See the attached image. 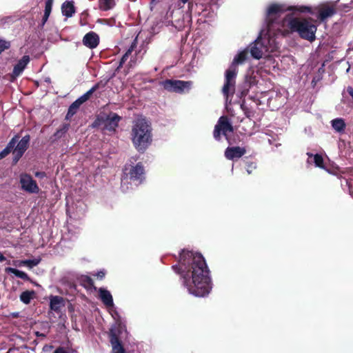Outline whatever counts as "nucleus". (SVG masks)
<instances>
[{
  "instance_id": "obj_1",
  "label": "nucleus",
  "mask_w": 353,
  "mask_h": 353,
  "mask_svg": "<svg viewBox=\"0 0 353 353\" xmlns=\"http://www.w3.org/2000/svg\"><path fill=\"white\" fill-rule=\"evenodd\" d=\"M181 275V281L188 292L195 296L203 297L211 289V279L203 256L197 252L183 250L179 263L172 266Z\"/></svg>"
},
{
  "instance_id": "obj_2",
  "label": "nucleus",
  "mask_w": 353,
  "mask_h": 353,
  "mask_svg": "<svg viewBox=\"0 0 353 353\" xmlns=\"http://www.w3.org/2000/svg\"><path fill=\"white\" fill-rule=\"evenodd\" d=\"M285 9L283 6L276 4L268 6L265 17L267 27L261 31L259 36L250 46L251 56L256 59H265L268 67L274 64V57L279 54V33L274 20L280 17L281 12Z\"/></svg>"
},
{
  "instance_id": "obj_3",
  "label": "nucleus",
  "mask_w": 353,
  "mask_h": 353,
  "mask_svg": "<svg viewBox=\"0 0 353 353\" xmlns=\"http://www.w3.org/2000/svg\"><path fill=\"white\" fill-rule=\"evenodd\" d=\"M276 4L285 8L281 12L280 17L274 20V24L279 34L285 35L296 32L304 39L310 41L315 40L316 26L306 19L299 18L296 16L299 13L314 14L312 7L304 5L286 6L283 4Z\"/></svg>"
},
{
  "instance_id": "obj_4",
  "label": "nucleus",
  "mask_w": 353,
  "mask_h": 353,
  "mask_svg": "<svg viewBox=\"0 0 353 353\" xmlns=\"http://www.w3.org/2000/svg\"><path fill=\"white\" fill-rule=\"evenodd\" d=\"M152 128L150 123L144 117L137 119L132 124L131 140L135 149L144 152L152 142Z\"/></svg>"
},
{
  "instance_id": "obj_5",
  "label": "nucleus",
  "mask_w": 353,
  "mask_h": 353,
  "mask_svg": "<svg viewBox=\"0 0 353 353\" xmlns=\"http://www.w3.org/2000/svg\"><path fill=\"white\" fill-rule=\"evenodd\" d=\"M144 179V170L141 163L135 165H126L123 170V177L121 179V188L123 191L129 190L128 183L137 186Z\"/></svg>"
},
{
  "instance_id": "obj_6",
  "label": "nucleus",
  "mask_w": 353,
  "mask_h": 353,
  "mask_svg": "<svg viewBox=\"0 0 353 353\" xmlns=\"http://www.w3.org/2000/svg\"><path fill=\"white\" fill-rule=\"evenodd\" d=\"M126 332L125 325L121 321L117 323L112 327L110 332L112 353H125V349L120 342L119 336Z\"/></svg>"
},
{
  "instance_id": "obj_7",
  "label": "nucleus",
  "mask_w": 353,
  "mask_h": 353,
  "mask_svg": "<svg viewBox=\"0 0 353 353\" xmlns=\"http://www.w3.org/2000/svg\"><path fill=\"white\" fill-rule=\"evenodd\" d=\"M10 152L12 153V163H17L22 157V139L19 135L14 137L6 148L0 152V160L5 158Z\"/></svg>"
},
{
  "instance_id": "obj_8",
  "label": "nucleus",
  "mask_w": 353,
  "mask_h": 353,
  "mask_svg": "<svg viewBox=\"0 0 353 353\" xmlns=\"http://www.w3.org/2000/svg\"><path fill=\"white\" fill-rule=\"evenodd\" d=\"M163 88L169 92L176 93H184L188 92L192 86V82L190 81H181L168 79L162 82Z\"/></svg>"
},
{
  "instance_id": "obj_9",
  "label": "nucleus",
  "mask_w": 353,
  "mask_h": 353,
  "mask_svg": "<svg viewBox=\"0 0 353 353\" xmlns=\"http://www.w3.org/2000/svg\"><path fill=\"white\" fill-rule=\"evenodd\" d=\"M233 132V127L229 121L228 117H221L214 127V137L216 140L220 139L221 132L225 136V139L229 141V134Z\"/></svg>"
},
{
  "instance_id": "obj_10",
  "label": "nucleus",
  "mask_w": 353,
  "mask_h": 353,
  "mask_svg": "<svg viewBox=\"0 0 353 353\" xmlns=\"http://www.w3.org/2000/svg\"><path fill=\"white\" fill-rule=\"evenodd\" d=\"M236 75V73L228 70L225 72V81L222 88V93L225 98L226 102L234 94Z\"/></svg>"
},
{
  "instance_id": "obj_11",
  "label": "nucleus",
  "mask_w": 353,
  "mask_h": 353,
  "mask_svg": "<svg viewBox=\"0 0 353 353\" xmlns=\"http://www.w3.org/2000/svg\"><path fill=\"white\" fill-rule=\"evenodd\" d=\"M98 292L99 299L101 300L105 307L110 310V313L115 320V323H117V321H121L118 313L113 309L114 303L111 293L103 288H100L98 290Z\"/></svg>"
},
{
  "instance_id": "obj_12",
  "label": "nucleus",
  "mask_w": 353,
  "mask_h": 353,
  "mask_svg": "<svg viewBox=\"0 0 353 353\" xmlns=\"http://www.w3.org/2000/svg\"><path fill=\"white\" fill-rule=\"evenodd\" d=\"M314 14L317 12L316 17L321 21H325L336 13V8L333 5L328 3L321 4L314 8H312Z\"/></svg>"
},
{
  "instance_id": "obj_13",
  "label": "nucleus",
  "mask_w": 353,
  "mask_h": 353,
  "mask_svg": "<svg viewBox=\"0 0 353 353\" xmlns=\"http://www.w3.org/2000/svg\"><path fill=\"white\" fill-rule=\"evenodd\" d=\"M121 119L117 114L111 112L104 121V128L109 131H114L118 127Z\"/></svg>"
},
{
  "instance_id": "obj_14",
  "label": "nucleus",
  "mask_w": 353,
  "mask_h": 353,
  "mask_svg": "<svg viewBox=\"0 0 353 353\" xmlns=\"http://www.w3.org/2000/svg\"><path fill=\"white\" fill-rule=\"evenodd\" d=\"M248 52L246 50L240 51L233 59V61L228 70L238 73L237 66L242 64L247 59Z\"/></svg>"
},
{
  "instance_id": "obj_15",
  "label": "nucleus",
  "mask_w": 353,
  "mask_h": 353,
  "mask_svg": "<svg viewBox=\"0 0 353 353\" xmlns=\"http://www.w3.org/2000/svg\"><path fill=\"white\" fill-rule=\"evenodd\" d=\"M23 190L30 193L37 194L40 190L36 181L30 175L23 174Z\"/></svg>"
},
{
  "instance_id": "obj_16",
  "label": "nucleus",
  "mask_w": 353,
  "mask_h": 353,
  "mask_svg": "<svg viewBox=\"0 0 353 353\" xmlns=\"http://www.w3.org/2000/svg\"><path fill=\"white\" fill-rule=\"evenodd\" d=\"M245 149L241 147H228L225 151V157L229 160L239 159L245 154Z\"/></svg>"
},
{
  "instance_id": "obj_17",
  "label": "nucleus",
  "mask_w": 353,
  "mask_h": 353,
  "mask_svg": "<svg viewBox=\"0 0 353 353\" xmlns=\"http://www.w3.org/2000/svg\"><path fill=\"white\" fill-rule=\"evenodd\" d=\"M49 299L50 310L55 312H60L65 306V300L61 296L52 295L49 297Z\"/></svg>"
},
{
  "instance_id": "obj_18",
  "label": "nucleus",
  "mask_w": 353,
  "mask_h": 353,
  "mask_svg": "<svg viewBox=\"0 0 353 353\" xmlns=\"http://www.w3.org/2000/svg\"><path fill=\"white\" fill-rule=\"evenodd\" d=\"M99 42V36L94 32H90L87 33L83 39V44L90 48H96Z\"/></svg>"
},
{
  "instance_id": "obj_19",
  "label": "nucleus",
  "mask_w": 353,
  "mask_h": 353,
  "mask_svg": "<svg viewBox=\"0 0 353 353\" xmlns=\"http://www.w3.org/2000/svg\"><path fill=\"white\" fill-rule=\"evenodd\" d=\"M105 84H106V83L103 82V81H100V82L96 83L88 91H87L84 94H83L79 98H78L77 100L81 104H83V103H85L86 101H88L89 99V98L90 97V96L92 94V93L94 92H95L96 90H97L99 88H104L105 86Z\"/></svg>"
},
{
  "instance_id": "obj_20",
  "label": "nucleus",
  "mask_w": 353,
  "mask_h": 353,
  "mask_svg": "<svg viewBox=\"0 0 353 353\" xmlns=\"http://www.w3.org/2000/svg\"><path fill=\"white\" fill-rule=\"evenodd\" d=\"M307 154L308 156L307 162L309 163H314L316 167L321 169H325L323 163V159L321 155L319 154H312L310 153H307Z\"/></svg>"
},
{
  "instance_id": "obj_21",
  "label": "nucleus",
  "mask_w": 353,
  "mask_h": 353,
  "mask_svg": "<svg viewBox=\"0 0 353 353\" xmlns=\"http://www.w3.org/2000/svg\"><path fill=\"white\" fill-rule=\"evenodd\" d=\"M61 11L66 17H71L75 12V8L72 1H67L62 4Z\"/></svg>"
},
{
  "instance_id": "obj_22",
  "label": "nucleus",
  "mask_w": 353,
  "mask_h": 353,
  "mask_svg": "<svg viewBox=\"0 0 353 353\" xmlns=\"http://www.w3.org/2000/svg\"><path fill=\"white\" fill-rule=\"evenodd\" d=\"M331 125L332 128L339 133L343 132L346 126L344 119L341 118L332 119L331 121Z\"/></svg>"
},
{
  "instance_id": "obj_23",
  "label": "nucleus",
  "mask_w": 353,
  "mask_h": 353,
  "mask_svg": "<svg viewBox=\"0 0 353 353\" xmlns=\"http://www.w3.org/2000/svg\"><path fill=\"white\" fill-rule=\"evenodd\" d=\"M258 82L257 75L253 70H250L245 75V85L248 88H250L256 85Z\"/></svg>"
},
{
  "instance_id": "obj_24",
  "label": "nucleus",
  "mask_w": 353,
  "mask_h": 353,
  "mask_svg": "<svg viewBox=\"0 0 353 353\" xmlns=\"http://www.w3.org/2000/svg\"><path fill=\"white\" fill-rule=\"evenodd\" d=\"M114 5V0H99V8L104 11L112 9Z\"/></svg>"
},
{
  "instance_id": "obj_25",
  "label": "nucleus",
  "mask_w": 353,
  "mask_h": 353,
  "mask_svg": "<svg viewBox=\"0 0 353 353\" xmlns=\"http://www.w3.org/2000/svg\"><path fill=\"white\" fill-rule=\"evenodd\" d=\"M137 39V38H136L134 39V42L131 45L130 48L128 50V51L122 57L121 61H120V64L119 65V68L121 67V65L128 61L129 57L131 56L132 52L133 51L134 48L136 46Z\"/></svg>"
},
{
  "instance_id": "obj_26",
  "label": "nucleus",
  "mask_w": 353,
  "mask_h": 353,
  "mask_svg": "<svg viewBox=\"0 0 353 353\" xmlns=\"http://www.w3.org/2000/svg\"><path fill=\"white\" fill-rule=\"evenodd\" d=\"M41 261L39 257L33 258L32 259H26L23 260V267H26L28 268H32L33 267L37 265Z\"/></svg>"
},
{
  "instance_id": "obj_27",
  "label": "nucleus",
  "mask_w": 353,
  "mask_h": 353,
  "mask_svg": "<svg viewBox=\"0 0 353 353\" xmlns=\"http://www.w3.org/2000/svg\"><path fill=\"white\" fill-rule=\"evenodd\" d=\"M35 296V293L33 290H27L23 292V303L28 304L30 300Z\"/></svg>"
},
{
  "instance_id": "obj_28",
  "label": "nucleus",
  "mask_w": 353,
  "mask_h": 353,
  "mask_svg": "<svg viewBox=\"0 0 353 353\" xmlns=\"http://www.w3.org/2000/svg\"><path fill=\"white\" fill-rule=\"evenodd\" d=\"M21 72H22V61H19V63H17V65L14 68L12 78L14 79L17 77L19 76Z\"/></svg>"
},
{
  "instance_id": "obj_29",
  "label": "nucleus",
  "mask_w": 353,
  "mask_h": 353,
  "mask_svg": "<svg viewBox=\"0 0 353 353\" xmlns=\"http://www.w3.org/2000/svg\"><path fill=\"white\" fill-rule=\"evenodd\" d=\"M6 272L8 274H12L18 278H22V272L13 268H6L5 269Z\"/></svg>"
},
{
  "instance_id": "obj_30",
  "label": "nucleus",
  "mask_w": 353,
  "mask_h": 353,
  "mask_svg": "<svg viewBox=\"0 0 353 353\" xmlns=\"http://www.w3.org/2000/svg\"><path fill=\"white\" fill-rule=\"evenodd\" d=\"M54 0H46L44 14H50Z\"/></svg>"
},
{
  "instance_id": "obj_31",
  "label": "nucleus",
  "mask_w": 353,
  "mask_h": 353,
  "mask_svg": "<svg viewBox=\"0 0 353 353\" xmlns=\"http://www.w3.org/2000/svg\"><path fill=\"white\" fill-rule=\"evenodd\" d=\"M10 46V42L3 39H0V54L5 50L9 48Z\"/></svg>"
},
{
  "instance_id": "obj_32",
  "label": "nucleus",
  "mask_w": 353,
  "mask_h": 353,
  "mask_svg": "<svg viewBox=\"0 0 353 353\" xmlns=\"http://www.w3.org/2000/svg\"><path fill=\"white\" fill-rule=\"evenodd\" d=\"M77 110H78L77 109H76L74 106L70 105V106L68 108V113L66 115V119H69L70 117H72L74 114H76Z\"/></svg>"
},
{
  "instance_id": "obj_33",
  "label": "nucleus",
  "mask_w": 353,
  "mask_h": 353,
  "mask_svg": "<svg viewBox=\"0 0 353 353\" xmlns=\"http://www.w3.org/2000/svg\"><path fill=\"white\" fill-rule=\"evenodd\" d=\"M347 183L349 187L350 194L353 197V180L351 179H347Z\"/></svg>"
},
{
  "instance_id": "obj_34",
  "label": "nucleus",
  "mask_w": 353,
  "mask_h": 353,
  "mask_svg": "<svg viewBox=\"0 0 353 353\" xmlns=\"http://www.w3.org/2000/svg\"><path fill=\"white\" fill-rule=\"evenodd\" d=\"M105 275V271L104 270H99L97 274H96V276H97V278H99V279H102L104 278Z\"/></svg>"
},
{
  "instance_id": "obj_35",
  "label": "nucleus",
  "mask_w": 353,
  "mask_h": 353,
  "mask_svg": "<svg viewBox=\"0 0 353 353\" xmlns=\"http://www.w3.org/2000/svg\"><path fill=\"white\" fill-rule=\"evenodd\" d=\"M137 58L136 57H133L132 56H131V58L130 59V61H129V66L130 68H132L133 66H134L137 63Z\"/></svg>"
},
{
  "instance_id": "obj_36",
  "label": "nucleus",
  "mask_w": 353,
  "mask_h": 353,
  "mask_svg": "<svg viewBox=\"0 0 353 353\" xmlns=\"http://www.w3.org/2000/svg\"><path fill=\"white\" fill-rule=\"evenodd\" d=\"M256 168V165L254 163H251L250 165H248V168H247V172L250 174L252 173V171L253 169H255Z\"/></svg>"
},
{
  "instance_id": "obj_37",
  "label": "nucleus",
  "mask_w": 353,
  "mask_h": 353,
  "mask_svg": "<svg viewBox=\"0 0 353 353\" xmlns=\"http://www.w3.org/2000/svg\"><path fill=\"white\" fill-rule=\"evenodd\" d=\"M49 14H43V19H42V22H41V26H43L44 24L46 23V21H48V18H49Z\"/></svg>"
},
{
  "instance_id": "obj_38",
  "label": "nucleus",
  "mask_w": 353,
  "mask_h": 353,
  "mask_svg": "<svg viewBox=\"0 0 353 353\" xmlns=\"http://www.w3.org/2000/svg\"><path fill=\"white\" fill-rule=\"evenodd\" d=\"M30 61V57L29 56H23V69L25 68L26 65L29 63Z\"/></svg>"
},
{
  "instance_id": "obj_39",
  "label": "nucleus",
  "mask_w": 353,
  "mask_h": 353,
  "mask_svg": "<svg viewBox=\"0 0 353 353\" xmlns=\"http://www.w3.org/2000/svg\"><path fill=\"white\" fill-rule=\"evenodd\" d=\"M72 106H74L76 109H79L81 103L77 99L75 101H74L72 104Z\"/></svg>"
},
{
  "instance_id": "obj_40",
  "label": "nucleus",
  "mask_w": 353,
  "mask_h": 353,
  "mask_svg": "<svg viewBox=\"0 0 353 353\" xmlns=\"http://www.w3.org/2000/svg\"><path fill=\"white\" fill-rule=\"evenodd\" d=\"M35 176L38 178L42 179L46 176V173L43 172H37L35 173Z\"/></svg>"
},
{
  "instance_id": "obj_41",
  "label": "nucleus",
  "mask_w": 353,
  "mask_h": 353,
  "mask_svg": "<svg viewBox=\"0 0 353 353\" xmlns=\"http://www.w3.org/2000/svg\"><path fill=\"white\" fill-rule=\"evenodd\" d=\"M30 140L29 136H24L23 137V151L25 150V144L28 143Z\"/></svg>"
},
{
  "instance_id": "obj_42",
  "label": "nucleus",
  "mask_w": 353,
  "mask_h": 353,
  "mask_svg": "<svg viewBox=\"0 0 353 353\" xmlns=\"http://www.w3.org/2000/svg\"><path fill=\"white\" fill-rule=\"evenodd\" d=\"M347 91L353 99V88L352 87H348L347 88Z\"/></svg>"
},
{
  "instance_id": "obj_43",
  "label": "nucleus",
  "mask_w": 353,
  "mask_h": 353,
  "mask_svg": "<svg viewBox=\"0 0 353 353\" xmlns=\"http://www.w3.org/2000/svg\"><path fill=\"white\" fill-rule=\"evenodd\" d=\"M54 353H66L65 351L62 348H58Z\"/></svg>"
},
{
  "instance_id": "obj_44",
  "label": "nucleus",
  "mask_w": 353,
  "mask_h": 353,
  "mask_svg": "<svg viewBox=\"0 0 353 353\" xmlns=\"http://www.w3.org/2000/svg\"><path fill=\"white\" fill-rule=\"evenodd\" d=\"M6 257L3 256V254L0 252V262H3L6 261Z\"/></svg>"
},
{
  "instance_id": "obj_45",
  "label": "nucleus",
  "mask_w": 353,
  "mask_h": 353,
  "mask_svg": "<svg viewBox=\"0 0 353 353\" xmlns=\"http://www.w3.org/2000/svg\"><path fill=\"white\" fill-rule=\"evenodd\" d=\"M179 1L183 4H185L186 3H188L189 1V0H179Z\"/></svg>"
},
{
  "instance_id": "obj_46",
  "label": "nucleus",
  "mask_w": 353,
  "mask_h": 353,
  "mask_svg": "<svg viewBox=\"0 0 353 353\" xmlns=\"http://www.w3.org/2000/svg\"><path fill=\"white\" fill-rule=\"evenodd\" d=\"M23 281H25V280H26V279H28V278L27 274H25L24 272H23Z\"/></svg>"
},
{
  "instance_id": "obj_47",
  "label": "nucleus",
  "mask_w": 353,
  "mask_h": 353,
  "mask_svg": "<svg viewBox=\"0 0 353 353\" xmlns=\"http://www.w3.org/2000/svg\"><path fill=\"white\" fill-rule=\"evenodd\" d=\"M248 88H247L245 90H243V91L242 92V93H243V94H247V92H248Z\"/></svg>"
},
{
  "instance_id": "obj_48",
  "label": "nucleus",
  "mask_w": 353,
  "mask_h": 353,
  "mask_svg": "<svg viewBox=\"0 0 353 353\" xmlns=\"http://www.w3.org/2000/svg\"><path fill=\"white\" fill-rule=\"evenodd\" d=\"M19 299L22 301V293L19 295Z\"/></svg>"
},
{
  "instance_id": "obj_49",
  "label": "nucleus",
  "mask_w": 353,
  "mask_h": 353,
  "mask_svg": "<svg viewBox=\"0 0 353 353\" xmlns=\"http://www.w3.org/2000/svg\"><path fill=\"white\" fill-rule=\"evenodd\" d=\"M19 181L21 183H22V176H20V177H19Z\"/></svg>"
}]
</instances>
